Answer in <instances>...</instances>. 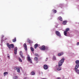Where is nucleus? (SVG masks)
Masks as SVG:
<instances>
[{
  "label": "nucleus",
  "instance_id": "obj_1",
  "mask_svg": "<svg viewBox=\"0 0 79 79\" xmlns=\"http://www.w3.org/2000/svg\"><path fill=\"white\" fill-rule=\"evenodd\" d=\"M64 58H62L58 63L59 64L58 65V67L60 69H61V66H62V64L64 63Z\"/></svg>",
  "mask_w": 79,
  "mask_h": 79
},
{
  "label": "nucleus",
  "instance_id": "obj_2",
  "mask_svg": "<svg viewBox=\"0 0 79 79\" xmlns=\"http://www.w3.org/2000/svg\"><path fill=\"white\" fill-rule=\"evenodd\" d=\"M7 46L10 50H11V48H14V45L13 44H9V43H7Z\"/></svg>",
  "mask_w": 79,
  "mask_h": 79
},
{
  "label": "nucleus",
  "instance_id": "obj_3",
  "mask_svg": "<svg viewBox=\"0 0 79 79\" xmlns=\"http://www.w3.org/2000/svg\"><path fill=\"white\" fill-rule=\"evenodd\" d=\"M41 50H48V48L47 47H45L44 45L42 46L41 48H40Z\"/></svg>",
  "mask_w": 79,
  "mask_h": 79
},
{
  "label": "nucleus",
  "instance_id": "obj_4",
  "mask_svg": "<svg viewBox=\"0 0 79 79\" xmlns=\"http://www.w3.org/2000/svg\"><path fill=\"white\" fill-rule=\"evenodd\" d=\"M75 63L77 64L75 65V68H78L79 66V60H76L75 61Z\"/></svg>",
  "mask_w": 79,
  "mask_h": 79
},
{
  "label": "nucleus",
  "instance_id": "obj_5",
  "mask_svg": "<svg viewBox=\"0 0 79 79\" xmlns=\"http://www.w3.org/2000/svg\"><path fill=\"white\" fill-rule=\"evenodd\" d=\"M56 34L58 36V37H61V34L60 32L58 31H55Z\"/></svg>",
  "mask_w": 79,
  "mask_h": 79
},
{
  "label": "nucleus",
  "instance_id": "obj_6",
  "mask_svg": "<svg viewBox=\"0 0 79 79\" xmlns=\"http://www.w3.org/2000/svg\"><path fill=\"white\" fill-rule=\"evenodd\" d=\"M14 69L15 70H17L18 73H20V69H19V67H15L14 68Z\"/></svg>",
  "mask_w": 79,
  "mask_h": 79
},
{
  "label": "nucleus",
  "instance_id": "obj_7",
  "mask_svg": "<svg viewBox=\"0 0 79 79\" xmlns=\"http://www.w3.org/2000/svg\"><path fill=\"white\" fill-rule=\"evenodd\" d=\"M18 50V48L17 47H16L14 49V53L15 55H16L17 54V50Z\"/></svg>",
  "mask_w": 79,
  "mask_h": 79
},
{
  "label": "nucleus",
  "instance_id": "obj_8",
  "mask_svg": "<svg viewBox=\"0 0 79 79\" xmlns=\"http://www.w3.org/2000/svg\"><path fill=\"white\" fill-rule=\"evenodd\" d=\"M44 69H48V65H47L45 64L44 65Z\"/></svg>",
  "mask_w": 79,
  "mask_h": 79
},
{
  "label": "nucleus",
  "instance_id": "obj_9",
  "mask_svg": "<svg viewBox=\"0 0 79 79\" xmlns=\"http://www.w3.org/2000/svg\"><path fill=\"white\" fill-rule=\"evenodd\" d=\"M79 68V67H78V68H76V67H75V70L76 73H78V74H79V70L78 69H77Z\"/></svg>",
  "mask_w": 79,
  "mask_h": 79
},
{
  "label": "nucleus",
  "instance_id": "obj_10",
  "mask_svg": "<svg viewBox=\"0 0 79 79\" xmlns=\"http://www.w3.org/2000/svg\"><path fill=\"white\" fill-rule=\"evenodd\" d=\"M23 47L24 48V49L25 50H27V45H26V44H23Z\"/></svg>",
  "mask_w": 79,
  "mask_h": 79
},
{
  "label": "nucleus",
  "instance_id": "obj_11",
  "mask_svg": "<svg viewBox=\"0 0 79 79\" xmlns=\"http://www.w3.org/2000/svg\"><path fill=\"white\" fill-rule=\"evenodd\" d=\"M27 60L30 62V63H32V60H31V58H30V57L28 56L27 57Z\"/></svg>",
  "mask_w": 79,
  "mask_h": 79
},
{
  "label": "nucleus",
  "instance_id": "obj_12",
  "mask_svg": "<svg viewBox=\"0 0 79 79\" xmlns=\"http://www.w3.org/2000/svg\"><path fill=\"white\" fill-rule=\"evenodd\" d=\"M64 54V53L63 52H60V53H58L57 54V55L59 56H61V55H62Z\"/></svg>",
  "mask_w": 79,
  "mask_h": 79
},
{
  "label": "nucleus",
  "instance_id": "obj_13",
  "mask_svg": "<svg viewBox=\"0 0 79 79\" xmlns=\"http://www.w3.org/2000/svg\"><path fill=\"white\" fill-rule=\"evenodd\" d=\"M66 23H67V21L65 20V21H63L62 24L64 25H66Z\"/></svg>",
  "mask_w": 79,
  "mask_h": 79
},
{
  "label": "nucleus",
  "instance_id": "obj_14",
  "mask_svg": "<svg viewBox=\"0 0 79 79\" xmlns=\"http://www.w3.org/2000/svg\"><path fill=\"white\" fill-rule=\"evenodd\" d=\"M38 47V44H36L34 45V47L35 48V49H36Z\"/></svg>",
  "mask_w": 79,
  "mask_h": 79
},
{
  "label": "nucleus",
  "instance_id": "obj_15",
  "mask_svg": "<svg viewBox=\"0 0 79 79\" xmlns=\"http://www.w3.org/2000/svg\"><path fill=\"white\" fill-rule=\"evenodd\" d=\"M16 37H15V39H14L12 40V42H16Z\"/></svg>",
  "mask_w": 79,
  "mask_h": 79
},
{
  "label": "nucleus",
  "instance_id": "obj_16",
  "mask_svg": "<svg viewBox=\"0 0 79 79\" xmlns=\"http://www.w3.org/2000/svg\"><path fill=\"white\" fill-rule=\"evenodd\" d=\"M64 35H65V36H67L66 35L67 34V31H64Z\"/></svg>",
  "mask_w": 79,
  "mask_h": 79
},
{
  "label": "nucleus",
  "instance_id": "obj_17",
  "mask_svg": "<svg viewBox=\"0 0 79 79\" xmlns=\"http://www.w3.org/2000/svg\"><path fill=\"white\" fill-rule=\"evenodd\" d=\"M34 60H35V61H37L38 60V57H35Z\"/></svg>",
  "mask_w": 79,
  "mask_h": 79
},
{
  "label": "nucleus",
  "instance_id": "obj_18",
  "mask_svg": "<svg viewBox=\"0 0 79 79\" xmlns=\"http://www.w3.org/2000/svg\"><path fill=\"white\" fill-rule=\"evenodd\" d=\"M59 19L60 21H63V19H62V18L60 16L59 17Z\"/></svg>",
  "mask_w": 79,
  "mask_h": 79
},
{
  "label": "nucleus",
  "instance_id": "obj_19",
  "mask_svg": "<svg viewBox=\"0 0 79 79\" xmlns=\"http://www.w3.org/2000/svg\"><path fill=\"white\" fill-rule=\"evenodd\" d=\"M18 59H19V61H20V62H22V60L21 58V57H19Z\"/></svg>",
  "mask_w": 79,
  "mask_h": 79
},
{
  "label": "nucleus",
  "instance_id": "obj_20",
  "mask_svg": "<svg viewBox=\"0 0 79 79\" xmlns=\"http://www.w3.org/2000/svg\"><path fill=\"white\" fill-rule=\"evenodd\" d=\"M6 74H8V73L7 72H5L4 73V76H6Z\"/></svg>",
  "mask_w": 79,
  "mask_h": 79
},
{
  "label": "nucleus",
  "instance_id": "obj_21",
  "mask_svg": "<svg viewBox=\"0 0 79 79\" xmlns=\"http://www.w3.org/2000/svg\"><path fill=\"white\" fill-rule=\"evenodd\" d=\"M52 12L54 13H56V10H52Z\"/></svg>",
  "mask_w": 79,
  "mask_h": 79
},
{
  "label": "nucleus",
  "instance_id": "obj_22",
  "mask_svg": "<svg viewBox=\"0 0 79 79\" xmlns=\"http://www.w3.org/2000/svg\"><path fill=\"white\" fill-rule=\"evenodd\" d=\"M31 74L32 75H35V73L33 71H32L31 72Z\"/></svg>",
  "mask_w": 79,
  "mask_h": 79
},
{
  "label": "nucleus",
  "instance_id": "obj_23",
  "mask_svg": "<svg viewBox=\"0 0 79 79\" xmlns=\"http://www.w3.org/2000/svg\"><path fill=\"white\" fill-rule=\"evenodd\" d=\"M69 31V28H67L66 29L65 31L67 32V31Z\"/></svg>",
  "mask_w": 79,
  "mask_h": 79
},
{
  "label": "nucleus",
  "instance_id": "obj_24",
  "mask_svg": "<svg viewBox=\"0 0 79 79\" xmlns=\"http://www.w3.org/2000/svg\"><path fill=\"white\" fill-rule=\"evenodd\" d=\"M27 42L29 43V44H31V40L29 39H28L27 40Z\"/></svg>",
  "mask_w": 79,
  "mask_h": 79
},
{
  "label": "nucleus",
  "instance_id": "obj_25",
  "mask_svg": "<svg viewBox=\"0 0 79 79\" xmlns=\"http://www.w3.org/2000/svg\"><path fill=\"white\" fill-rule=\"evenodd\" d=\"M20 56H22L23 55V52H22V51H20Z\"/></svg>",
  "mask_w": 79,
  "mask_h": 79
},
{
  "label": "nucleus",
  "instance_id": "obj_26",
  "mask_svg": "<svg viewBox=\"0 0 79 79\" xmlns=\"http://www.w3.org/2000/svg\"><path fill=\"white\" fill-rule=\"evenodd\" d=\"M21 56L23 60H24V59H25L24 56H23V55H22V56Z\"/></svg>",
  "mask_w": 79,
  "mask_h": 79
},
{
  "label": "nucleus",
  "instance_id": "obj_27",
  "mask_svg": "<svg viewBox=\"0 0 79 79\" xmlns=\"http://www.w3.org/2000/svg\"><path fill=\"white\" fill-rule=\"evenodd\" d=\"M30 48L31 51H32V52H33V51H34V48H33L32 47H31Z\"/></svg>",
  "mask_w": 79,
  "mask_h": 79
},
{
  "label": "nucleus",
  "instance_id": "obj_28",
  "mask_svg": "<svg viewBox=\"0 0 79 79\" xmlns=\"http://www.w3.org/2000/svg\"><path fill=\"white\" fill-rule=\"evenodd\" d=\"M56 70L57 71H60V70H61V69H60L59 68H57Z\"/></svg>",
  "mask_w": 79,
  "mask_h": 79
},
{
  "label": "nucleus",
  "instance_id": "obj_29",
  "mask_svg": "<svg viewBox=\"0 0 79 79\" xmlns=\"http://www.w3.org/2000/svg\"><path fill=\"white\" fill-rule=\"evenodd\" d=\"M18 79V77L15 76L14 77V79Z\"/></svg>",
  "mask_w": 79,
  "mask_h": 79
},
{
  "label": "nucleus",
  "instance_id": "obj_30",
  "mask_svg": "<svg viewBox=\"0 0 79 79\" xmlns=\"http://www.w3.org/2000/svg\"><path fill=\"white\" fill-rule=\"evenodd\" d=\"M35 56H39V55L37 54H35Z\"/></svg>",
  "mask_w": 79,
  "mask_h": 79
},
{
  "label": "nucleus",
  "instance_id": "obj_31",
  "mask_svg": "<svg viewBox=\"0 0 79 79\" xmlns=\"http://www.w3.org/2000/svg\"><path fill=\"white\" fill-rule=\"evenodd\" d=\"M53 60H56V57H53Z\"/></svg>",
  "mask_w": 79,
  "mask_h": 79
},
{
  "label": "nucleus",
  "instance_id": "obj_32",
  "mask_svg": "<svg viewBox=\"0 0 79 79\" xmlns=\"http://www.w3.org/2000/svg\"><path fill=\"white\" fill-rule=\"evenodd\" d=\"M77 45H79V42L77 43Z\"/></svg>",
  "mask_w": 79,
  "mask_h": 79
},
{
  "label": "nucleus",
  "instance_id": "obj_33",
  "mask_svg": "<svg viewBox=\"0 0 79 79\" xmlns=\"http://www.w3.org/2000/svg\"><path fill=\"white\" fill-rule=\"evenodd\" d=\"M7 57L8 58H10V56H8Z\"/></svg>",
  "mask_w": 79,
  "mask_h": 79
},
{
  "label": "nucleus",
  "instance_id": "obj_34",
  "mask_svg": "<svg viewBox=\"0 0 79 79\" xmlns=\"http://www.w3.org/2000/svg\"><path fill=\"white\" fill-rule=\"evenodd\" d=\"M8 55H9V54H7V56H8Z\"/></svg>",
  "mask_w": 79,
  "mask_h": 79
},
{
  "label": "nucleus",
  "instance_id": "obj_35",
  "mask_svg": "<svg viewBox=\"0 0 79 79\" xmlns=\"http://www.w3.org/2000/svg\"><path fill=\"white\" fill-rule=\"evenodd\" d=\"M24 79H26V78H25Z\"/></svg>",
  "mask_w": 79,
  "mask_h": 79
}]
</instances>
